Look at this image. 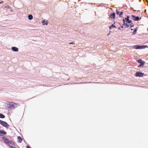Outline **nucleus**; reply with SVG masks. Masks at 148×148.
Returning <instances> with one entry per match:
<instances>
[{"instance_id": "26", "label": "nucleus", "mask_w": 148, "mask_h": 148, "mask_svg": "<svg viewBox=\"0 0 148 148\" xmlns=\"http://www.w3.org/2000/svg\"><path fill=\"white\" fill-rule=\"evenodd\" d=\"M132 27L131 28H132ZM131 30H133L134 29L133 28H131Z\"/></svg>"}, {"instance_id": "7", "label": "nucleus", "mask_w": 148, "mask_h": 148, "mask_svg": "<svg viewBox=\"0 0 148 148\" xmlns=\"http://www.w3.org/2000/svg\"><path fill=\"white\" fill-rule=\"evenodd\" d=\"M115 13H112L111 14L110 17L111 19H114L115 18Z\"/></svg>"}, {"instance_id": "28", "label": "nucleus", "mask_w": 148, "mask_h": 148, "mask_svg": "<svg viewBox=\"0 0 148 148\" xmlns=\"http://www.w3.org/2000/svg\"><path fill=\"white\" fill-rule=\"evenodd\" d=\"M3 3V1H2L1 2H0V4H1V3Z\"/></svg>"}, {"instance_id": "12", "label": "nucleus", "mask_w": 148, "mask_h": 148, "mask_svg": "<svg viewBox=\"0 0 148 148\" xmlns=\"http://www.w3.org/2000/svg\"><path fill=\"white\" fill-rule=\"evenodd\" d=\"M134 49H140V46L137 45H134Z\"/></svg>"}, {"instance_id": "16", "label": "nucleus", "mask_w": 148, "mask_h": 148, "mask_svg": "<svg viewBox=\"0 0 148 148\" xmlns=\"http://www.w3.org/2000/svg\"><path fill=\"white\" fill-rule=\"evenodd\" d=\"M5 117V116L2 114H0V118H4Z\"/></svg>"}, {"instance_id": "9", "label": "nucleus", "mask_w": 148, "mask_h": 148, "mask_svg": "<svg viewBox=\"0 0 148 148\" xmlns=\"http://www.w3.org/2000/svg\"><path fill=\"white\" fill-rule=\"evenodd\" d=\"M137 62L140 64H141V65H144V64L145 63V62L144 61H143L141 59H139L138 60Z\"/></svg>"}, {"instance_id": "27", "label": "nucleus", "mask_w": 148, "mask_h": 148, "mask_svg": "<svg viewBox=\"0 0 148 148\" xmlns=\"http://www.w3.org/2000/svg\"><path fill=\"white\" fill-rule=\"evenodd\" d=\"M121 28H123V26H121Z\"/></svg>"}, {"instance_id": "23", "label": "nucleus", "mask_w": 148, "mask_h": 148, "mask_svg": "<svg viewBox=\"0 0 148 148\" xmlns=\"http://www.w3.org/2000/svg\"><path fill=\"white\" fill-rule=\"evenodd\" d=\"M69 44H74V42H71L69 43Z\"/></svg>"}, {"instance_id": "17", "label": "nucleus", "mask_w": 148, "mask_h": 148, "mask_svg": "<svg viewBox=\"0 0 148 148\" xmlns=\"http://www.w3.org/2000/svg\"><path fill=\"white\" fill-rule=\"evenodd\" d=\"M116 27L113 24H112L111 26L109 27L110 29H111L112 28Z\"/></svg>"}, {"instance_id": "29", "label": "nucleus", "mask_w": 148, "mask_h": 148, "mask_svg": "<svg viewBox=\"0 0 148 148\" xmlns=\"http://www.w3.org/2000/svg\"><path fill=\"white\" fill-rule=\"evenodd\" d=\"M146 1L147 2V3H148V1Z\"/></svg>"}, {"instance_id": "4", "label": "nucleus", "mask_w": 148, "mask_h": 148, "mask_svg": "<svg viewBox=\"0 0 148 148\" xmlns=\"http://www.w3.org/2000/svg\"><path fill=\"white\" fill-rule=\"evenodd\" d=\"M0 124L3 126L6 127H8L9 126V125L6 122L1 120H0Z\"/></svg>"}, {"instance_id": "1", "label": "nucleus", "mask_w": 148, "mask_h": 148, "mask_svg": "<svg viewBox=\"0 0 148 148\" xmlns=\"http://www.w3.org/2000/svg\"><path fill=\"white\" fill-rule=\"evenodd\" d=\"M7 106L10 108H15L17 107L18 105L13 102H9L7 104Z\"/></svg>"}, {"instance_id": "2", "label": "nucleus", "mask_w": 148, "mask_h": 148, "mask_svg": "<svg viewBox=\"0 0 148 148\" xmlns=\"http://www.w3.org/2000/svg\"><path fill=\"white\" fill-rule=\"evenodd\" d=\"M2 138L4 140L5 143L9 145L10 146H11V145H14V144L12 141L11 140H10L6 137H3Z\"/></svg>"}, {"instance_id": "20", "label": "nucleus", "mask_w": 148, "mask_h": 148, "mask_svg": "<svg viewBox=\"0 0 148 148\" xmlns=\"http://www.w3.org/2000/svg\"><path fill=\"white\" fill-rule=\"evenodd\" d=\"M136 31H137V29H135L134 31H133V34H135L136 33Z\"/></svg>"}, {"instance_id": "30", "label": "nucleus", "mask_w": 148, "mask_h": 148, "mask_svg": "<svg viewBox=\"0 0 148 148\" xmlns=\"http://www.w3.org/2000/svg\"><path fill=\"white\" fill-rule=\"evenodd\" d=\"M120 29V27H119V29Z\"/></svg>"}, {"instance_id": "10", "label": "nucleus", "mask_w": 148, "mask_h": 148, "mask_svg": "<svg viewBox=\"0 0 148 148\" xmlns=\"http://www.w3.org/2000/svg\"><path fill=\"white\" fill-rule=\"evenodd\" d=\"M12 50L13 51H18V49L16 47H12Z\"/></svg>"}, {"instance_id": "19", "label": "nucleus", "mask_w": 148, "mask_h": 148, "mask_svg": "<svg viewBox=\"0 0 148 148\" xmlns=\"http://www.w3.org/2000/svg\"><path fill=\"white\" fill-rule=\"evenodd\" d=\"M5 8H7V9H9L10 10L12 11V10L11 9V8H10L8 6H7L5 7Z\"/></svg>"}, {"instance_id": "25", "label": "nucleus", "mask_w": 148, "mask_h": 148, "mask_svg": "<svg viewBox=\"0 0 148 148\" xmlns=\"http://www.w3.org/2000/svg\"><path fill=\"white\" fill-rule=\"evenodd\" d=\"M141 65V64H140L138 66V67H140V66H141L142 65Z\"/></svg>"}, {"instance_id": "5", "label": "nucleus", "mask_w": 148, "mask_h": 148, "mask_svg": "<svg viewBox=\"0 0 148 148\" xmlns=\"http://www.w3.org/2000/svg\"><path fill=\"white\" fill-rule=\"evenodd\" d=\"M144 73L140 72H138L135 73V76L136 77H142Z\"/></svg>"}, {"instance_id": "24", "label": "nucleus", "mask_w": 148, "mask_h": 148, "mask_svg": "<svg viewBox=\"0 0 148 148\" xmlns=\"http://www.w3.org/2000/svg\"><path fill=\"white\" fill-rule=\"evenodd\" d=\"M26 148H30V147L28 145H27V146H26Z\"/></svg>"}, {"instance_id": "21", "label": "nucleus", "mask_w": 148, "mask_h": 148, "mask_svg": "<svg viewBox=\"0 0 148 148\" xmlns=\"http://www.w3.org/2000/svg\"><path fill=\"white\" fill-rule=\"evenodd\" d=\"M123 12H121L120 13L119 15L120 16H121L123 14Z\"/></svg>"}, {"instance_id": "3", "label": "nucleus", "mask_w": 148, "mask_h": 148, "mask_svg": "<svg viewBox=\"0 0 148 148\" xmlns=\"http://www.w3.org/2000/svg\"><path fill=\"white\" fill-rule=\"evenodd\" d=\"M129 16H127V18H125L124 19H123V23H124V25H125V22L126 20V23H130V27H132L134 26L133 24L132 23V21L131 20H129Z\"/></svg>"}, {"instance_id": "8", "label": "nucleus", "mask_w": 148, "mask_h": 148, "mask_svg": "<svg viewBox=\"0 0 148 148\" xmlns=\"http://www.w3.org/2000/svg\"><path fill=\"white\" fill-rule=\"evenodd\" d=\"M6 134V132L4 130H0V136H2L4 135H5Z\"/></svg>"}, {"instance_id": "18", "label": "nucleus", "mask_w": 148, "mask_h": 148, "mask_svg": "<svg viewBox=\"0 0 148 148\" xmlns=\"http://www.w3.org/2000/svg\"><path fill=\"white\" fill-rule=\"evenodd\" d=\"M130 23H126V26L127 27H129L130 26Z\"/></svg>"}, {"instance_id": "6", "label": "nucleus", "mask_w": 148, "mask_h": 148, "mask_svg": "<svg viewBox=\"0 0 148 148\" xmlns=\"http://www.w3.org/2000/svg\"><path fill=\"white\" fill-rule=\"evenodd\" d=\"M132 18L134 21H138L139 20V18L138 16L136 17L135 16L132 15Z\"/></svg>"}, {"instance_id": "14", "label": "nucleus", "mask_w": 148, "mask_h": 148, "mask_svg": "<svg viewBox=\"0 0 148 148\" xmlns=\"http://www.w3.org/2000/svg\"><path fill=\"white\" fill-rule=\"evenodd\" d=\"M147 46L146 45H142L140 46V49H143L146 48V47H147Z\"/></svg>"}, {"instance_id": "22", "label": "nucleus", "mask_w": 148, "mask_h": 148, "mask_svg": "<svg viewBox=\"0 0 148 148\" xmlns=\"http://www.w3.org/2000/svg\"><path fill=\"white\" fill-rule=\"evenodd\" d=\"M119 13V12L117 10H116V13L117 14H118Z\"/></svg>"}, {"instance_id": "13", "label": "nucleus", "mask_w": 148, "mask_h": 148, "mask_svg": "<svg viewBox=\"0 0 148 148\" xmlns=\"http://www.w3.org/2000/svg\"><path fill=\"white\" fill-rule=\"evenodd\" d=\"M42 24L43 25H47L48 24V22L46 21L45 20H43L42 21Z\"/></svg>"}, {"instance_id": "15", "label": "nucleus", "mask_w": 148, "mask_h": 148, "mask_svg": "<svg viewBox=\"0 0 148 148\" xmlns=\"http://www.w3.org/2000/svg\"><path fill=\"white\" fill-rule=\"evenodd\" d=\"M28 19L31 20L33 18V16L32 15H29L28 16Z\"/></svg>"}, {"instance_id": "11", "label": "nucleus", "mask_w": 148, "mask_h": 148, "mask_svg": "<svg viewBox=\"0 0 148 148\" xmlns=\"http://www.w3.org/2000/svg\"><path fill=\"white\" fill-rule=\"evenodd\" d=\"M18 140V142L20 143H21L22 142V139L21 138L20 136H18L17 138Z\"/></svg>"}]
</instances>
